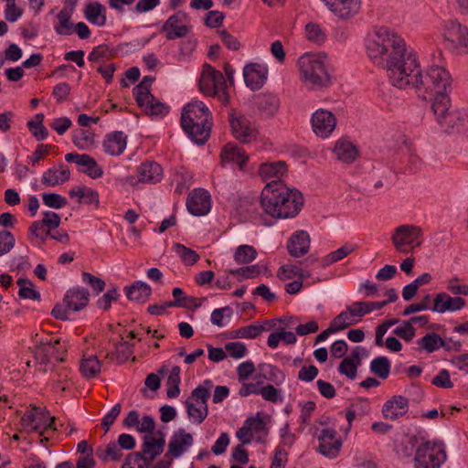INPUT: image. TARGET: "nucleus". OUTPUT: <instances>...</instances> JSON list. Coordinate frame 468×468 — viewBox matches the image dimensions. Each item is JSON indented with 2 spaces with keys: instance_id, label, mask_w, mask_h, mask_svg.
<instances>
[{
  "instance_id": "c85d7f7f",
  "label": "nucleus",
  "mask_w": 468,
  "mask_h": 468,
  "mask_svg": "<svg viewBox=\"0 0 468 468\" xmlns=\"http://www.w3.org/2000/svg\"><path fill=\"white\" fill-rule=\"evenodd\" d=\"M162 176L163 168L156 162L143 163L138 168V178L143 183H156Z\"/></svg>"
},
{
  "instance_id": "e2e57ef3",
  "label": "nucleus",
  "mask_w": 468,
  "mask_h": 468,
  "mask_svg": "<svg viewBox=\"0 0 468 468\" xmlns=\"http://www.w3.org/2000/svg\"><path fill=\"white\" fill-rule=\"evenodd\" d=\"M42 201L45 206L51 208H61L68 204L66 197L57 193H46L42 196Z\"/></svg>"
},
{
  "instance_id": "aec40b11",
  "label": "nucleus",
  "mask_w": 468,
  "mask_h": 468,
  "mask_svg": "<svg viewBox=\"0 0 468 468\" xmlns=\"http://www.w3.org/2000/svg\"><path fill=\"white\" fill-rule=\"evenodd\" d=\"M310 246L309 234L304 230H298L290 237L287 250L292 257L299 258L308 253Z\"/></svg>"
},
{
  "instance_id": "58836bf2",
  "label": "nucleus",
  "mask_w": 468,
  "mask_h": 468,
  "mask_svg": "<svg viewBox=\"0 0 468 468\" xmlns=\"http://www.w3.org/2000/svg\"><path fill=\"white\" fill-rule=\"evenodd\" d=\"M96 456L102 462L119 461L122 457L120 447L112 441L106 446H99L95 451Z\"/></svg>"
},
{
  "instance_id": "cd10ccee",
  "label": "nucleus",
  "mask_w": 468,
  "mask_h": 468,
  "mask_svg": "<svg viewBox=\"0 0 468 468\" xmlns=\"http://www.w3.org/2000/svg\"><path fill=\"white\" fill-rule=\"evenodd\" d=\"M364 348L361 346H356L351 353L349 356L345 357L339 367L338 371L349 378L350 379H354L356 377V371L358 366L361 364V356L360 351H363Z\"/></svg>"
},
{
  "instance_id": "ddd939ff",
  "label": "nucleus",
  "mask_w": 468,
  "mask_h": 468,
  "mask_svg": "<svg viewBox=\"0 0 468 468\" xmlns=\"http://www.w3.org/2000/svg\"><path fill=\"white\" fill-rule=\"evenodd\" d=\"M186 16L178 12L171 16L162 26L161 31L165 32L167 40L181 38L188 35L191 27L186 24Z\"/></svg>"
},
{
  "instance_id": "338daca9",
  "label": "nucleus",
  "mask_w": 468,
  "mask_h": 468,
  "mask_svg": "<svg viewBox=\"0 0 468 468\" xmlns=\"http://www.w3.org/2000/svg\"><path fill=\"white\" fill-rule=\"evenodd\" d=\"M16 244L14 235L8 230L0 231V256L8 253Z\"/></svg>"
},
{
  "instance_id": "f03ea898",
  "label": "nucleus",
  "mask_w": 468,
  "mask_h": 468,
  "mask_svg": "<svg viewBox=\"0 0 468 468\" xmlns=\"http://www.w3.org/2000/svg\"><path fill=\"white\" fill-rule=\"evenodd\" d=\"M405 77L409 79L407 87L415 89L419 98L432 101L433 112L441 114L451 106L448 92L452 89V79L444 68L432 66L423 73L417 60L414 69L407 71Z\"/></svg>"
},
{
  "instance_id": "f3484780",
  "label": "nucleus",
  "mask_w": 468,
  "mask_h": 468,
  "mask_svg": "<svg viewBox=\"0 0 468 468\" xmlns=\"http://www.w3.org/2000/svg\"><path fill=\"white\" fill-rule=\"evenodd\" d=\"M420 235V228L414 225H401L395 229L391 239L399 251L406 252L403 246L413 244Z\"/></svg>"
},
{
  "instance_id": "5701e85b",
  "label": "nucleus",
  "mask_w": 468,
  "mask_h": 468,
  "mask_svg": "<svg viewBox=\"0 0 468 468\" xmlns=\"http://www.w3.org/2000/svg\"><path fill=\"white\" fill-rule=\"evenodd\" d=\"M89 298V291L78 286L67 291L63 302L69 310L76 312L87 306Z\"/></svg>"
},
{
  "instance_id": "393cba45",
  "label": "nucleus",
  "mask_w": 468,
  "mask_h": 468,
  "mask_svg": "<svg viewBox=\"0 0 468 468\" xmlns=\"http://www.w3.org/2000/svg\"><path fill=\"white\" fill-rule=\"evenodd\" d=\"M220 158L222 165L225 163H235L239 165V169H243L249 155L237 144L229 143L221 150Z\"/></svg>"
},
{
  "instance_id": "13d9d810",
  "label": "nucleus",
  "mask_w": 468,
  "mask_h": 468,
  "mask_svg": "<svg viewBox=\"0 0 468 468\" xmlns=\"http://www.w3.org/2000/svg\"><path fill=\"white\" fill-rule=\"evenodd\" d=\"M356 314H352L350 311L346 308V312H341L337 316H335L332 322L330 323L336 332L341 331L352 325L356 323L353 319Z\"/></svg>"
},
{
  "instance_id": "f704fd0d",
  "label": "nucleus",
  "mask_w": 468,
  "mask_h": 468,
  "mask_svg": "<svg viewBox=\"0 0 468 468\" xmlns=\"http://www.w3.org/2000/svg\"><path fill=\"white\" fill-rule=\"evenodd\" d=\"M334 153L339 161L349 164L356 160L358 151L351 142L338 140L335 143Z\"/></svg>"
},
{
  "instance_id": "2eb2a0df",
  "label": "nucleus",
  "mask_w": 468,
  "mask_h": 468,
  "mask_svg": "<svg viewBox=\"0 0 468 468\" xmlns=\"http://www.w3.org/2000/svg\"><path fill=\"white\" fill-rule=\"evenodd\" d=\"M417 344L420 346V350H425L428 353H432L441 347L446 351H460L462 347L461 341L456 340L452 342V346H449L446 339L441 338L437 333L425 335L423 337L417 340Z\"/></svg>"
},
{
  "instance_id": "6e6552de",
  "label": "nucleus",
  "mask_w": 468,
  "mask_h": 468,
  "mask_svg": "<svg viewBox=\"0 0 468 468\" xmlns=\"http://www.w3.org/2000/svg\"><path fill=\"white\" fill-rule=\"evenodd\" d=\"M446 460L442 441H425L416 450L415 468H439Z\"/></svg>"
},
{
  "instance_id": "69168bd1",
  "label": "nucleus",
  "mask_w": 468,
  "mask_h": 468,
  "mask_svg": "<svg viewBox=\"0 0 468 468\" xmlns=\"http://www.w3.org/2000/svg\"><path fill=\"white\" fill-rule=\"evenodd\" d=\"M82 281L84 283L90 285L93 291V292L98 295L101 292H103L105 288V282L101 280V278L90 273L84 271L82 273Z\"/></svg>"
},
{
  "instance_id": "c9c22d12",
  "label": "nucleus",
  "mask_w": 468,
  "mask_h": 468,
  "mask_svg": "<svg viewBox=\"0 0 468 468\" xmlns=\"http://www.w3.org/2000/svg\"><path fill=\"white\" fill-rule=\"evenodd\" d=\"M418 444V438L415 435L405 434L401 440L396 444L395 449L397 453L402 458L410 457L413 452H416Z\"/></svg>"
},
{
  "instance_id": "de8ad7c7",
  "label": "nucleus",
  "mask_w": 468,
  "mask_h": 468,
  "mask_svg": "<svg viewBox=\"0 0 468 468\" xmlns=\"http://www.w3.org/2000/svg\"><path fill=\"white\" fill-rule=\"evenodd\" d=\"M212 387V381L206 379L203 385L197 387L186 400H192L200 405H207V400L210 397L209 388Z\"/></svg>"
},
{
  "instance_id": "1a4fd4ad",
  "label": "nucleus",
  "mask_w": 468,
  "mask_h": 468,
  "mask_svg": "<svg viewBox=\"0 0 468 468\" xmlns=\"http://www.w3.org/2000/svg\"><path fill=\"white\" fill-rule=\"evenodd\" d=\"M35 357L44 367H52L53 361L63 362L67 349L60 346L59 339L36 341Z\"/></svg>"
},
{
  "instance_id": "3c124183",
  "label": "nucleus",
  "mask_w": 468,
  "mask_h": 468,
  "mask_svg": "<svg viewBox=\"0 0 468 468\" xmlns=\"http://www.w3.org/2000/svg\"><path fill=\"white\" fill-rule=\"evenodd\" d=\"M80 369L85 378H92L101 372V362L96 356H90L81 360Z\"/></svg>"
},
{
  "instance_id": "09e8293b",
  "label": "nucleus",
  "mask_w": 468,
  "mask_h": 468,
  "mask_svg": "<svg viewBox=\"0 0 468 468\" xmlns=\"http://www.w3.org/2000/svg\"><path fill=\"white\" fill-rule=\"evenodd\" d=\"M180 372H181V369L178 366H174L170 371V374H169L167 381H166V385H167L166 396L169 399L176 398L180 393V388H179V385L181 382Z\"/></svg>"
},
{
  "instance_id": "864d4df0",
  "label": "nucleus",
  "mask_w": 468,
  "mask_h": 468,
  "mask_svg": "<svg viewBox=\"0 0 468 468\" xmlns=\"http://www.w3.org/2000/svg\"><path fill=\"white\" fill-rule=\"evenodd\" d=\"M72 142L80 150H87L94 143L93 133L83 129L76 130L72 135Z\"/></svg>"
},
{
  "instance_id": "5fc2aeb1",
  "label": "nucleus",
  "mask_w": 468,
  "mask_h": 468,
  "mask_svg": "<svg viewBox=\"0 0 468 468\" xmlns=\"http://www.w3.org/2000/svg\"><path fill=\"white\" fill-rule=\"evenodd\" d=\"M174 250L186 265H194L199 260V255L195 250L180 243L174 244Z\"/></svg>"
},
{
  "instance_id": "8fccbe9b",
  "label": "nucleus",
  "mask_w": 468,
  "mask_h": 468,
  "mask_svg": "<svg viewBox=\"0 0 468 468\" xmlns=\"http://www.w3.org/2000/svg\"><path fill=\"white\" fill-rule=\"evenodd\" d=\"M258 253L254 247L250 245H240L234 252V261L238 264H248L252 262Z\"/></svg>"
},
{
  "instance_id": "603ef678",
  "label": "nucleus",
  "mask_w": 468,
  "mask_h": 468,
  "mask_svg": "<svg viewBox=\"0 0 468 468\" xmlns=\"http://www.w3.org/2000/svg\"><path fill=\"white\" fill-rule=\"evenodd\" d=\"M16 283L19 286L18 295L20 298L40 301V293L34 289V284L30 280L20 278Z\"/></svg>"
},
{
  "instance_id": "79ce46f5",
  "label": "nucleus",
  "mask_w": 468,
  "mask_h": 468,
  "mask_svg": "<svg viewBox=\"0 0 468 468\" xmlns=\"http://www.w3.org/2000/svg\"><path fill=\"white\" fill-rule=\"evenodd\" d=\"M71 16V10H68L67 7H64L59 11L57 15L58 25H56L54 27L57 34L60 36H68L72 33L73 24L70 21Z\"/></svg>"
},
{
  "instance_id": "7c9ffc66",
  "label": "nucleus",
  "mask_w": 468,
  "mask_h": 468,
  "mask_svg": "<svg viewBox=\"0 0 468 468\" xmlns=\"http://www.w3.org/2000/svg\"><path fill=\"white\" fill-rule=\"evenodd\" d=\"M256 105L263 116L271 117L279 109L280 100L275 94L261 93L256 98Z\"/></svg>"
},
{
  "instance_id": "9b49d317",
  "label": "nucleus",
  "mask_w": 468,
  "mask_h": 468,
  "mask_svg": "<svg viewBox=\"0 0 468 468\" xmlns=\"http://www.w3.org/2000/svg\"><path fill=\"white\" fill-rule=\"evenodd\" d=\"M229 124L231 133L238 141L247 144L256 139L258 132L245 116L231 112L229 114Z\"/></svg>"
},
{
  "instance_id": "a211bd4d",
  "label": "nucleus",
  "mask_w": 468,
  "mask_h": 468,
  "mask_svg": "<svg viewBox=\"0 0 468 468\" xmlns=\"http://www.w3.org/2000/svg\"><path fill=\"white\" fill-rule=\"evenodd\" d=\"M193 441V436L190 433L186 432L184 429H179L169 441L165 458L180 457L188 447L192 446Z\"/></svg>"
},
{
  "instance_id": "7ed1b4c3",
  "label": "nucleus",
  "mask_w": 468,
  "mask_h": 468,
  "mask_svg": "<svg viewBox=\"0 0 468 468\" xmlns=\"http://www.w3.org/2000/svg\"><path fill=\"white\" fill-rule=\"evenodd\" d=\"M260 202L266 214L285 219L299 214L303 206V197L297 189H291L282 181L273 180L263 188Z\"/></svg>"
},
{
  "instance_id": "4be33fe9",
  "label": "nucleus",
  "mask_w": 468,
  "mask_h": 468,
  "mask_svg": "<svg viewBox=\"0 0 468 468\" xmlns=\"http://www.w3.org/2000/svg\"><path fill=\"white\" fill-rule=\"evenodd\" d=\"M330 10L341 19H349L358 13L361 0H332L327 2Z\"/></svg>"
},
{
  "instance_id": "4d7b16f0",
  "label": "nucleus",
  "mask_w": 468,
  "mask_h": 468,
  "mask_svg": "<svg viewBox=\"0 0 468 468\" xmlns=\"http://www.w3.org/2000/svg\"><path fill=\"white\" fill-rule=\"evenodd\" d=\"M83 161L84 163H80V165L84 167V169L81 170L82 173L88 175L92 179L100 178L102 176L103 170L93 157L85 154Z\"/></svg>"
},
{
  "instance_id": "c03bdc74",
  "label": "nucleus",
  "mask_w": 468,
  "mask_h": 468,
  "mask_svg": "<svg viewBox=\"0 0 468 468\" xmlns=\"http://www.w3.org/2000/svg\"><path fill=\"white\" fill-rule=\"evenodd\" d=\"M144 109L146 114L156 117H164L169 112V107L165 103L157 101L152 94L149 98H145Z\"/></svg>"
},
{
  "instance_id": "37998d69",
  "label": "nucleus",
  "mask_w": 468,
  "mask_h": 468,
  "mask_svg": "<svg viewBox=\"0 0 468 468\" xmlns=\"http://www.w3.org/2000/svg\"><path fill=\"white\" fill-rule=\"evenodd\" d=\"M386 306L385 302H356L351 306H347V309L352 314H356L357 317H362L367 314L374 310H379Z\"/></svg>"
},
{
  "instance_id": "9d476101",
  "label": "nucleus",
  "mask_w": 468,
  "mask_h": 468,
  "mask_svg": "<svg viewBox=\"0 0 468 468\" xmlns=\"http://www.w3.org/2000/svg\"><path fill=\"white\" fill-rule=\"evenodd\" d=\"M449 109L450 107H447L446 111L441 114L434 112L443 131L449 134L465 133L468 132V111L449 112Z\"/></svg>"
},
{
  "instance_id": "473e14b6",
  "label": "nucleus",
  "mask_w": 468,
  "mask_h": 468,
  "mask_svg": "<svg viewBox=\"0 0 468 468\" xmlns=\"http://www.w3.org/2000/svg\"><path fill=\"white\" fill-rule=\"evenodd\" d=\"M86 19L98 27H103L106 24L105 7L99 2L87 3L84 8Z\"/></svg>"
},
{
  "instance_id": "39448f33",
  "label": "nucleus",
  "mask_w": 468,
  "mask_h": 468,
  "mask_svg": "<svg viewBox=\"0 0 468 468\" xmlns=\"http://www.w3.org/2000/svg\"><path fill=\"white\" fill-rule=\"evenodd\" d=\"M302 81L312 90L327 88L332 83L324 58L314 54H304L298 59Z\"/></svg>"
},
{
  "instance_id": "0eeeda50",
  "label": "nucleus",
  "mask_w": 468,
  "mask_h": 468,
  "mask_svg": "<svg viewBox=\"0 0 468 468\" xmlns=\"http://www.w3.org/2000/svg\"><path fill=\"white\" fill-rule=\"evenodd\" d=\"M199 90L207 96L218 98L223 103L229 101L225 78L219 70L210 65L204 66L199 79Z\"/></svg>"
},
{
  "instance_id": "6e6d98bb",
  "label": "nucleus",
  "mask_w": 468,
  "mask_h": 468,
  "mask_svg": "<svg viewBox=\"0 0 468 468\" xmlns=\"http://www.w3.org/2000/svg\"><path fill=\"white\" fill-rule=\"evenodd\" d=\"M306 38L317 45H321L326 39V34L322 27L314 22H309L305 26Z\"/></svg>"
},
{
  "instance_id": "dca6fc26",
  "label": "nucleus",
  "mask_w": 468,
  "mask_h": 468,
  "mask_svg": "<svg viewBox=\"0 0 468 468\" xmlns=\"http://www.w3.org/2000/svg\"><path fill=\"white\" fill-rule=\"evenodd\" d=\"M187 210L194 216H204L210 210V195L202 188L190 192L186 200Z\"/></svg>"
},
{
  "instance_id": "f257e3e1",
  "label": "nucleus",
  "mask_w": 468,
  "mask_h": 468,
  "mask_svg": "<svg viewBox=\"0 0 468 468\" xmlns=\"http://www.w3.org/2000/svg\"><path fill=\"white\" fill-rule=\"evenodd\" d=\"M367 52L370 60L388 71L391 84L407 88V71L414 69L416 55L407 52L404 39L387 27L377 29L367 40Z\"/></svg>"
},
{
  "instance_id": "4c0bfd02",
  "label": "nucleus",
  "mask_w": 468,
  "mask_h": 468,
  "mask_svg": "<svg viewBox=\"0 0 468 468\" xmlns=\"http://www.w3.org/2000/svg\"><path fill=\"white\" fill-rule=\"evenodd\" d=\"M38 415L41 416L39 417L40 420H44L46 415H48V411L45 412L41 408L31 405V410L25 412L21 418L22 426L31 431H37L39 427L37 422Z\"/></svg>"
},
{
  "instance_id": "680f3d73",
  "label": "nucleus",
  "mask_w": 468,
  "mask_h": 468,
  "mask_svg": "<svg viewBox=\"0 0 468 468\" xmlns=\"http://www.w3.org/2000/svg\"><path fill=\"white\" fill-rule=\"evenodd\" d=\"M295 276H298L299 279L303 277V269L297 265H283L277 271V277L282 281L290 280Z\"/></svg>"
},
{
  "instance_id": "2f4dec72",
  "label": "nucleus",
  "mask_w": 468,
  "mask_h": 468,
  "mask_svg": "<svg viewBox=\"0 0 468 468\" xmlns=\"http://www.w3.org/2000/svg\"><path fill=\"white\" fill-rule=\"evenodd\" d=\"M124 292L130 301L138 303L146 302L152 294L151 287L142 281L134 282L132 285L124 287Z\"/></svg>"
},
{
  "instance_id": "bb28decb",
  "label": "nucleus",
  "mask_w": 468,
  "mask_h": 468,
  "mask_svg": "<svg viewBox=\"0 0 468 468\" xmlns=\"http://www.w3.org/2000/svg\"><path fill=\"white\" fill-rule=\"evenodd\" d=\"M127 144V136L121 131L107 134L103 142L104 151L111 155H120Z\"/></svg>"
},
{
  "instance_id": "a18cd8bd",
  "label": "nucleus",
  "mask_w": 468,
  "mask_h": 468,
  "mask_svg": "<svg viewBox=\"0 0 468 468\" xmlns=\"http://www.w3.org/2000/svg\"><path fill=\"white\" fill-rule=\"evenodd\" d=\"M185 404L189 419L197 424L202 423L208 414L207 405L197 404L192 400H186Z\"/></svg>"
},
{
  "instance_id": "f8f14e48",
  "label": "nucleus",
  "mask_w": 468,
  "mask_h": 468,
  "mask_svg": "<svg viewBox=\"0 0 468 468\" xmlns=\"http://www.w3.org/2000/svg\"><path fill=\"white\" fill-rule=\"evenodd\" d=\"M311 123L317 136L327 138L335 129L336 118L330 111L318 109L313 113Z\"/></svg>"
},
{
  "instance_id": "052dcab7",
  "label": "nucleus",
  "mask_w": 468,
  "mask_h": 468,
  "mask_svg": "<svg viewBox=\"0 0 468 468\" xmlns=\"http://www.w3.org/2000/svg\"><path fill=\"white\" fill-rule=\"evenodd\" d=\"M265 330L263 325L250 324L248 326L240 327L237 329L232 337L234 338H256L261 332Z\"/></svg>"
},
{
  "instance_id": "0e129e2a",
  "label": "nucleus",
  "mask_w": 468,
  "mask_h": 468,
  "mask_svg": "<svg viewBox=\"0 0 468 468\" xmlns=\"http://www.w3.org/2000/svg\"><path fill=\"white\" fill-rule=\"evenodd\" d=\"M393 334L407 342H410L416 335V329L410 324V322L405 320L399 326L393 330Z\"/></svg>"
},
{
  "instance_id": "423d86ee",
  "label": "nucleus",
  "mask_w": 468,
  "mask_h": 468,
  "mask_svg": "<svg viewBox=\"0 0 468 468\" xmlns=\"http://www.w3.org/2000/svg\"><path fill=\"white\" fill-rule=\"evenodd\" d=\"M165 434L161 438L145 435L140 452L129 453L122 468H150L154 460L164 452Z\"/></svg>"
},
{
  "instance_id": "c756f323",
  "label": "nucleus",
  "mask_w": 468,
  "mask_h": 468,
  "mask_svg": "<svg viewBox=\"0 0 468 468\" xmlns=\"http://www.w3.org/2000/svg\"><path fill=\"white\" fill-rule=\"evenodd\" d=\"M446 38L456 46H468V28L458 21H451L447 27Z\"/></svg>"
},
{
  "instance_id": "b1692460",
  "label": "nucleus",
  "mask_w": 468,
  "mask_h": 468,
  "mask_svg": "<svg viewBox=\"0 0 468 468\" xmlns=\"http://www.w3.org/2000/svg\"><path fill=\"white\" fill-rule=\"evenodd\" d=\"M409 409V400L403 396H394L385 402L382 413L385 419L396 420L403 416Z\"/></svg>"
},
{
  "instance_id": "e433bc0d",
  "label": "nucleus",
  "mask_w": 468,
  "mask_h": 468,
  "mask_svg": "<svg viewBox=\"0 0 468 468\" xmlns=\"http://www.w3.org/2000/svg\"><path fill=\"white\" fill-rule=\"evenodd\" d=\"M154 78L151 76H144L142 80V81L137 84L133 88V95L134 99L137 102V105L139 107H144L145 102V98H149L152 93L150 91V87L152 83L154 82Z\"/></svg>"
},
{
  "instance_id": "20e7f679",
  "label": "nucleus",
  "mask_w": 468,
  "mask_h": 468,
  "mask_svg": "<svg viewBox=\"0 0 468 468\" xmlns=\"http://www.w3.org/2000/svg\"><path fill=\"white\" fill-rule=\"evenodd\" d=\"M181 126L195 144L202 145L210 135L212 127L211 112L202 101L189 102L183 109Z\"/></svg>"
},
{
  "instance_id": "49530a36",
  "label": "nucleus",
  "mask_w": 468,
  "mask_h": 468,
  "mask_svg": "<svg viewBox=\"0 0 468 468\" xmlns=\"http://www.w3.org/2000/svg\"><path fill=\"white\" fill-rule=\"evenodd\" d=\"M390 367V361L386 356H378L370 363V371L381 379L388 378Z\"/></svg>"
},
{
  "instance_id": "a878e982",
  "label": "nucleus",
  "mask_w": 468,
  "mask_h": 468,
  "mask_svg": "<svg viewBox=\"0 0 468 468\" xmlns=\"http://www.w3.org/2000/svg\"><path fill=\"white\" fill-rule=\"evenodd\" d=\"M69 170L63 164H59L58 167L52 166L45 171L41 182L47 186H55L69 181Z\"/></svg>"
},
{
  "instance_id": "412c9836",
  "label": "nucleus",
  "mask_w": 468,
  "mask_h": 468,
  "mask_svg": "<svg viewBox=\"0 0 468 468\" xmlns=\"http://www.w3.org/2000/svg\"><path fill=\"white\" fill-rule=\"evenodd\" d=\"M267 69L260 64H248L243 69L246 85L253 90H260L266 80Z\"/></svg>"
},
{
  "instance_id": "bf43d9fd",
  "label": "nucleus",
  "mask_w": 468,
  "mask_h": 468,
  "mask_svg": "<svg viewBox=\"0 0 468 468\" xmlns=\"http://www.w3.org/2000/svg\"><path fill=\"white\" fill-rule=\"evenodd\" d=\"M120 297V293L116 286H112L108 289L101 297L97 301V306L104 311L109 310L112 305V302H116Z\"/></svg>"
},
{
  "instance_id": "6ab92c4d",
  "label": "nucleus",
  "mask_w": 468,
  "mask_h": 468,
  "mask_svg": "<svg viewBox=\"0 0 468 468\" xmlns=\"http://www.w3.org/2000/svg\"><path fill=\"white\" fill-rule=\"evenodd\" d=\"M466 302L460 296L452 297L446 292H440L433 299V305L431 308L433 312L443 314L445 312H456L463 309Z\"/></svg>"
},
{
  "instance_id": "4468645a",
  "label": "nucleus",
  "mask_w": 468,
  "mask_h": 468,
  "mask_svg": "<svg viewBox=\"0 0 468 468\" xmlns=\"http://www.w3.org/2000/svg\"><path fill=\"white\" fill-rule=\"evenodd\" d=\"M336 431L331 428L322 430L318 440V452L327 457L335 458L340 452L342 441L336 439Z\"/></svg>"
},
{
  "instance_id": "a19ab883",
  "label": "nucleus",
  "mask_w": 468,
  "mask_h": 468,
  "mask_svg": "<svg viewBox=\"0 0 468 468\" xmlns=\"http://www.w3.org/2000/svg\"><path fill=\"white\" fill-rule=\"evenodd\" d=\"M286 172V164L283 161L262 164L260 166L259 173L264 179L271 177H281Z\"/></svg>"
},
{
  "instance_id": "774afa93",
  "label": "nucleus",
  "mask_w": 468,
  "mask_h": 468,
  "mask_svg": "<svg viewBox=\"0 0 468 468\" xmlns=\"http://www.w3.org/2000/svg\"><path fill=\"white\" fill-rule=\"evenodd\" d=\"M350 407L358 418H362L367 415L371 410L370 401L364 398L356 399L353 403L350 404Z\"/></svg>"
},
{
  "instance_id": "72a5a7b5",
  "label": "nucleus",
  "mask_w": 468,
  "mask_h": 468,
  "mask_svg": "<svg viewBox=\"0 0 468 468\" xmlns=\"http://www.w3.org/2000/svg\"><path fill=\"white\" fill-rule=\"evenodd\" d=\"M44 373H49V380L54 383V388L64 391L69 381V370L67 367L52 365L43 369Z\"/></svg>"
},
{
  "instance_id": "ea45409f",
  "label": "nucleus",
  "mask_w": 468,
  "mask_h": 468,
  "mask_svg": "<svg viewBox=\"0 0 468 468\" xmlns=\"http://www.w3.org/2000/svg\"><path fill=\"white\" fill-rule=\"evenodd\" d=\"M357 249L356 244H346L335 251L330 252L322 259V267H327L335 262H337Z\"/></svg>"
}]
</instances>
